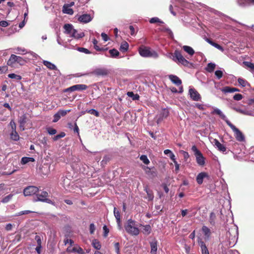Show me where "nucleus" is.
<instances>
[{
	"mask_svg": "<svg viewBox=\"0 0 254 254\" xmlns=\"http://www.w3.org/2000/svg\"><path fill=\"white\" fill-rule=\"evenodd\" d=\"M226 237L228 239L227 245L232 247L234 246L238 240V229H231L226 233Z\"/></svg>",
	"mask_w": 254,
	"mask_h": 254,
	"instance_id": "1",
	"label": "nucleus"
},
{
	"mask_svg": "<svg viewBox=\"0 0 254 254\" xmlns=\"http://www.w3.org/2000/svg\"><path fill=\"white\" fill-rule=\"evenodd\" d=\"M139 53L143 57H152L154 59L158 58V54L154 50H151L148 47L141 46L139 48Z\"/></svg>",
	"mask_w": 254,
	"mask_h": 254,
	"instance_id": "2",
	"label": "nucleus"
},
{
	"mask_svg": "<svg viewBox=\"0 0 254 254\" xmlns=\"http://www.w3.org/2000/svg\"><path fill=\"white\" fill-rule=\"evenodd\" d=\"M126 231L129 234L137 236L139 233V230L136 227L135 222L132 219L128 220L127 225L125 226Z\"/></svg>",
	"mask_w": 254,
	"mask_h": 254,
	"instance_id": "3",
	"label": "nucleus"
},
{
	"mask_svg": "<svg viewBox=\"0 0 254 254\" xmlns=\"http://www.w3.org/2000/svg\"><path fill=\"white\" fill-rule=\"evenodd\" d=\"M191 150L194 152L197 163L199 166H203L205 164V158L201 152L197 148L195 145L192 146Z\"/></svg>",
	"mask_w": 254,
	"mask_h": 254,
	"instance_id": "4",
	"label": "nucleus"
},
{
	"mask_svg": "<svg viewBox=\"0 0 254 254\" xmlns=\"http://www.w3.org/2000/svg\"><path fill=\"white\" fill-rule=\"evenodd\" d=\"M16 63H18L20 65H23L25 63V61L22 57L12 54L8 60L7 64L9 66L13 67Z\"/></svg>",
	"mask_w": 254,
	"mask_h": 254,
	"instance_id": "5",
	"label": "nucleus"
},
{
	"mask_svg": "<svg viewBox=\"0 0 254 254\" xmlns=\"http://www.w3.org/2000/svg\"><path fill=\"white\" fill-rule=\"evenodd\" d=\"M175 59L174 62L178 64H181L184 66H188L189 62L186 60L182 55L181 53L178 50L175 51Z\"/></svg>",
	"mask_w": 254,
	"mask_h": 254,
	"instance_id": "6",
	"label": "nucleus"
},
{
	"mask_svg": "<svg viewBox=\"0 0 254 254\" xmlns=\"http://www.w3.org/2000/svg\"><path fill=\"white\" fill-rule=\"evenodd\" d=\"M227 125L235 133L236 139L239 141H243L245 140V136L242 132L233 125L230 122H227Z\"/></svg>",
	"mask_w": 254,
	"mask_h": 254,
	"instance_id": "7",
	"label": "nucleus"
},
{
	"mask_svg": "<svg viewBox=\"0 0 254 254\" xmlns=\"http://www.w3.org/2000/svg\"><path fill=\"white\" fill-rule=\"evenodd\" d=\"M48 196V193L46 191H43L40 193L37 194V197L35 199V201L45 202L54 205V203L51 200L47 198Z\"/></svg>",
	"mask_w": 254,
	"mask_h": 254,
	"instance_id": "8",
	"label": "nucleus"
},
{
	"mask_svg": "<svg viewBox=\"0 0 254 254\" xmlns=\"http://www.w3.org/2000/svg\"><path fill=\"white\" fill-rule=\"evenodd\" d=\"M39 191L38 188L35 186H28L23 190V193L25 196H30L36 194Z\"/></svg>",
	"mask_w": 254,
	"mask_h": 254,
	"instance_id": "9",
	"label": "nucleus"
},
{
	"mask_svg": "<svg viewBox=\"0 0 254 254\" xmlns=\"http://www.w3.org/2000/svg\"><path fill=\"white\" fill-rule=\"evenodd\" d=\"M189 95L191 99L195 101H200L201 97L199 93L194 88H190L189 89Z\"/></svg>",
	"mask_w": 254,
	"mask_h": 254,
	"instance_id": "10",
	"label": "nucleus"
},
{
	"mask_svg": "<svg viewBox=\"0 0 254 254\" xmlns=\"http://www.w3.org/2000/svg\"><path fill=\"white\" fill-rule=\"evenodd\" d=\"M169 114V111L166 109H163L161 110L160 113L156 116V122L158 124L165 118H166Z\"/></svg>",
	"mask_w": 254,
	"mask_h": 254,
	"instance_id": "11",
	"label": "nucleus"
},
{
	"mask_svg": "<svg viewBox=\"0 0 254 254\" xmlns=\"http://www.w3.org/2000/svg\"><path fill=\"white\" fill-rule=\"evenodd\" d=\"M87 88V86L85 84H76L66 89L65 91L72 92L76 90L81 91L86 90Z\"/></svg>",
	"mask_w": 254,
	"mask_h": 254,
	"instance_id": "12",
	"label": "nucleus"
},
{
	"mask_svg": "<svg viewBox=\"0 0 254 254\" xmlns=\"http://www.w3.org/2000/svg\"><path fill=\"white\" fill-rule=\"evenodd\" d=\"M92 74L96 76H106L108 74L109 71L108 69L105 68H98L94 69L92 72Z\"/></svg>",
	"mask_w": 254,
	"mask_h": 254,
	"instance_id": "13",
	"label": "nucleus"
},
{
	"mask_svg": "<svg viewBox=\"0 0 254 254\" xmlns=\"http://www.w3.org/2000/svg\"><path fill=\"white\" fill-rule=\"evenodd\" d=\"M64 33L69 36L72 34L73 31L75 29L73 26V25L71 24H65L64 26Z\"/></svg>",
	"mask_w": 254,
	"mask_h": 254,
	"instance_id": "14",
	"label": "nucleus"
},
{
	"mask_svg": "<svg viewBox=\"0 0 254 254\" xmlns=\"http://www.w3.org/2000/svg\"><path fill=\"white\" fill-rule=\"evenodd\" d=\"M84 36V33L81 30H77L74 29V31L72 33L70 37H72L75 39H79Z\"/></svg>",
	"mask_w": 254,
	"mask_h": 254,
	"instance_id": "15",
	"label": "nucleus"
},
{
	"mask_svg": "<svg viewBox=\"0 0 254 254\" xmlns=\"http://www.w3.org/2000/svg\"><path fill=\"white\" fill-rule=\"evenodd\" d=\"M208 175L206 172H201L196 176V180L198 184L201 185L203 183V179L208 178Z\"/></svg>",
	"mask_w": 254,
	"mask_h": 254,
	"instance_id": "16",
	"label": "nucleus"
},
{
	"mask_svg": "<svg viewBox=\"0 0 254 254\" xmlns=\"http://www.w3.org/2000/svg\"><path fill=\"white\" fill-rule=\"evenodd\" d=\"M92 20L90 14H84L80 16L78 18V20L81 22L88 23Z\"/></svg>",
	"mask_w": 254,
	"mask_h": 254,
	"instance_id": "17",
	"label": "nucleus"
},
{
	"mask_svg": "<svg viewBox=\"0 0 254 254\" xmlns=\"http://www.w3.org/2000/svg\"><path fill=\"white\" fill-rule=\"evenodd\" d=\"M212 143L214 144V145H215L217 147L218 150H220V151H222L223 152L226 151V147L224 145L220 143L217 139H214L212 141Z\"/></svg>",
	"mask_w": 254,
	"mask_h": 254,
	"instance_id": "18",
	"label": "nucleus"
},
{
	"mask_svg": "<svg viewBox=\"0 0 254 254\" xmlns=\"http://www.w3.org/2000/svg\"><path fill=\"white\" fill-rule=\"evenodd\" d=\"M212 113L218 115L220 116V117L222 119H223L224 121H225V122L227 124V122H230L227 119L226 116L222 112V111L220 109H219L218 108L214 109Z\"/></svg>",
	"mask_w": 254,
	"mask_h": 254,
	"instance_id": "19",
	"label": "nucleus"
},
{
	"mask_svg": "<svg viewBox=\"0 0 254 254\" xmlns=\"http://www.w3.org/2000/svg\"><path fill=\"white\" fill-rule=\"evenodd\" d=\"M169 79L177 85H180L182 83L181 80L176 75L171 74L169 75Z\"/></svg>",
	"mask_w": 254,
	"mask_h": 254,
	"instance_id": "20",
	"label": "nucleus"
},
{
	"mask_svg": "<svg viewBox=\"0 0 254 254\" xmlns=\"http://www.w3.org/2000/svg\"><path fill=\"white\" fill-rule=\"evenodd\" d=\"M232 108L238 113H241V114L245 115L254 116V115L253 113H251V112L241 109L239 107H232Z\"/></svg>",
	"mask_w": 254,
	"mask_h": 254,
	"instance_id": "21",
	"label": "nucleus"
},
{
	"mask_svg": "<svg viewBox=\"0 0 254 254\" xmlns=\"http://www.w3.org/2000/svg\"><path fill=\"white\" fill-rule=\"evenodd\" d=\"M151 251L150 253L151 254H156L157 251V242L154 240L150 243Z\"/></svg>",
	"mask_w": 254,
	"mask_h": 254,
	"instance_id": "22",
	"label": "nucleus"
},
{
	"mask_svg": "<svg viewBox=\"0 0 254 254\" xmlns=\"http://www.w3.org/2000/svg\"><path fill=\"white\" fill-rule=\"evenodd\" d=\"M199 245L200 247L202 254H209L208 250L206 245L203 241L198 242Z\"/></svg>",
	"mask_w": 254,
	"mask_h": 254,
	"instance_id": "23",
	"label": "nucleus"
},
{
	"mask_svg": "<svg viewBox=\"0 0 254 254\" xmlns=\"http://www.w3.org/2000/svg\"><path fill=\"white\" fill-rule=\"evenodd\" d=\"M221 91L226 93H233L236 91H239V90L238 88L234 87H230L229 86H226L222 89H221Z\"/></svg>",
	"mask_w": 254,
	"mask_h": 254,
	"instance_id": "24",
	"label": "nucleus"
},
{
	"mask_svg": "<svg viewBox=\"0 0 254 254\" xmlns=\"http://www.w3.org/2000/svg\"><path fill=\"white\" fill-rule=\"evenodd\" d=\"M183 49L190 56H192L194 54V51L190 46H184L183 47Z\"/></svg>",
	"mask_w": 254,
	"mask_h": 254,
	"instance_id": "25",
	"label": "nucleus"
},
{
	"mask_svg": "<svg viewBox=\"0 0 254 254\" xmlns=\"http://www.w3.org/2000/svg\"><path fill=\"white\" fill-rule=\"evenodd\" d=\"M43 63L46 66H47V68H48L50 69H57L56 66L54 64H52V63L49 61L44 60L43 61Z\"/></svg>",
	"mask_w": 254,
	"mask_h": 254,
	"instance_id": "26",
	"label": "nucleus"
},
{
	"mask_svg": "<svg viewBox=\"0 0 254 254\" xmlns=\"http://www.w3.org/2000/svg\"><path fill=\"white\" fill-rule=\"evenodd\" d=\"M35 159L33 157H23L21 158V163L22 165H25L30 162H34Z\"/></svg>",
	"mask_w": 254,
	"mask_h": 254,
	"instance_id": "27",
	"label": "nucleus"
},
{
	"mask_svg": "<svg viewBox=\"0 0 254 254\" xmlns=\"http://www.w3.org/2000/svg\"><path fill=\"white\" fill-rule=\"evenodd\" d=\"M63 12L64 13H66L70 15H72L73 13V10L71 8H69V6L66 5H64Z\"/></svg>",
	"mask_w": 254,
	"mask_h": 254,
	"instance_id": "28",
	"label": "nucleus"
},
{
	"mask_svg": "<svg viewBox=\"0 0 254 254\" xmlns=\"http://www.w3.org/2000/svg\"><path fill=\"white\" fill-rule=\"evenodd\" d=\"M109 53L110 54L111 57L113 58H117L120 54L119 51L115 49L109 50Z\"/></svg>",
	"mask_w": 254,
	"mask_h": 254,
	"instance_id": "29",
	"label": "nucleus"
},
{
	"mask_svg": "<svg viewBox=\"0 0 254 254\" xmlns=\"http://www.w3.org/2000/svg\"><path fill=\"white\" fill-rule=\"evenodd\" d=\"M142 233L145 235H148L150 233L151 228L149 225H146L143 226Z\"/></svg>",
	"mask_w": 254,
	"mask_h": 254,
	"instance_id": "30",
	"label": "nucleus"
},
{
	"mask_svg": "<svg viewBox=\"0 0 254 254\" xmlns=\"http://www.w3.org/2000/svg\"><path fill=\"white\" fill-rule=\"evenodd\" d=\"M215 65V64L210 63L207 64L205 69L208 72H212L214 70Z\"/></svg>",
	"mask_w": 254,
	"mask_h": 254,
	"instance_id": "31",
	"label": "nucleus"
},
{
	"mask_svg": "<svg viewBox=\"0 0 254 254\" xmlns=\"http://www.w3.org/2000/svg\"><path fill=\"white\" fill-rule=\"evenodd\" d=\"M10 138L15 141H17L19 139V136L17 132L15 130H12V132L10 133Z\"/></svg>",
	"mask_w": 254,
	"mask_h": 254,
	"instance_id": "32",
	"label": "nucleus"
},
{
	"mask_svg": "<svg viewBox=\"0 0 254 254\" xmlns=\"http://www.w3.org/2000/svg\"><path fill=\"white\" fill-rule=\"evenodd\" d=\"M164 153L165 155H169L170 159L172 160H174L175 158V156L174 153L169 149H166L164 151Z\"/></svg>",
	"mask_w": 254,
	"mask_h": 254,
	"instance_id": "33",
	"label": "nucleus"
},
{
	"mask_svg": "<svg viewBox=\"0 0 254 254\" xmlns=\"http://www.w3.org/2000/svg\"><path fill=\"white\" fill-rule=\"evenodd\" d=\"M128 49V44L127 42H125L123 43H122L121 47H120V50L122 52H126L127 51Z\"/></svg>",
	"mask_w": 254,
	"mask_h": 254,
	"instance_id": "34",
	"label": "nucleus"
},
{
	"mask_svg": "<svg viewBox=\"0 0 254 254\" xmlns=\"http://www.w3.org/2000/svg\"><path fill=\"white\" fill-rule=\"evenodd\" d=\"M238 4L241 6H246L249 4L248 0H237Z\"/></svg>",
	"mask_w": 254,
	"mask_h": 254,
	"instance_id": "35",
	"label": "nucleus"
},
{
	"mask_svg": "<svg viewBox=\"0 0 254 254\" xmlns=\"http://www.w3.org/2000/svg\"><path fill=\"white\" fill-rule=\"evenodd\" d=\"M8 77L10 78L15 79L17 81L21 80L22 78L20 75H17L14 73H10L8 74Z\"/></svg>",
	"mask_w": 254,
	"mask_h": 254,
	"instance_id": "36",
	"label": "nucleus"
},
{
	"mask_svg": "<svg viewBox=\"0 0 254 254\" xmlns=\"http://www.w3.org/2000/svg\"><path fill=\"white\" fill-rule=\"evenodd\" d=\"M160 30L166 32L168 35H169L171 37H172L173 36V34L171 30L166 27H162L161 28H160Z\"/></svg>",
	"mask_w": 254,
	"mask_h": 254,
	"instance_id": "37",
	"label": "nucleus"
},
{
	"mask_svg": "<svg viewBox=\"0 0 254 254\" xmlns=\"http://www.w3.org/2000/svg\"><path fill=\"white\" fill-rule=\"evenodd\" d=\"M127 95L128 97H131L134 100H138L139 98V96L137 94H134L133 92H128Z\"/></svg>",
	"mask_w": 254,
	"mask_h": 254,
	"instance_id": "38",
	"label": "nucleus"
},
{
	"mask_svg": "<svg viewBox=\"0 0 254 254\" xmlns=\"http://www.w3.org/2000/svg\"><path fill=\"white\" fill-rule=\"evenodd\" d=\"M70 111H71L70 110H60L57 113L60 116V118H61L62 117L65 116L67 114V113H69Z\"/></svg>",
	"mask_w": 254,
	"mask_h": 254,
	"instance_id": "39",
	"label": "nucleus"
},
{
	"mask_svg": "<svg viewBox=\"0 0 254 254\" xmlns=\"http://www.w3.org/2000/svg\"><path fill=\"white\" fill-rule=\"evenodd\" d=\"M140 159L146 165H148L150 163V161L148 159L146 155H142L140 157Z\"/></svg>",
	"mask_w": 254,
	"mask_h": 254,
	"instance_id": "40",
	"label": "nucleus"
},
{
	"mask_svg": "<svg viewBox=\"0 0 254 254\" xmlns=\"http://www.w3.org/2000/svg\"><path fill=\"white\" fill-rule=\"evenodd\" d=\"M93 246L97 250H100L101 248V246L98 241L97 240H94L92 242Z\"/></svg>",
	"mask_w": 254,
	"mask_h": 254,
	"instance_id": "41",
	"label": "nucleus"
},
{
	"mask_svg": "<svg viewBox=\"0 0 254 254\" xmlns=\"http://www.w3.org/2000/svg\"><path fill=\"white\" fill-rule=\"evenodd\" d=\"M145 190L147 194L148 200H152L154 198V195L152 191L151 190H148L147 188H146Z\"/></svg>",
	"mask_w": 254,
	"mask_h": 254,
	"instance_id": "42",
	"label": "nucleus"
},
{
	"mask_svg": "<svg viewBox=\"0 0 254 254\" xmlns=\"http://www.w3.org/2000/svg\"><path fill=\"white\" fill-rule=\"evenodd\" d=\"M114 215L116 217L117 221H120L121 220L120 213L118 210H117L116 207H114Z\"/></svg>",
	"mask_w": 254,
	"mask_h": 254,
	"instance_id": "43",
	"label": "nucleus"
},
{
	"mask_svg": "<svg viewBox=\"0 0 254 254\" xmlns=\"http://www.w3.org/2000/svg\"><path fill=\"white\" fill-rule=\"evenodd\" d=\"M149 22L151 23H163V22L162 21L160 20V19L157 17L151 18L149 20Z\"/></svg>",
	"mask_w": 254,
	"mask_h": 254,
	"instance_id": "44",
	"label": "nucleus"
},
{
	"mask_svg": "<svg viewBox=\"0 0 254 254\" xmlns=\"http://www.w3.org/2000/svg\"><path fill=\"white\" fill-rule=\"evenodd\" d=\"M86 112L87 113H88L90 114L94 115H95L97 117L99 116V112L97 110H96L95 109L88 110H86Z\"/></svg>",
	"mask_w": 254,
	"mask_h": 254,
	"instance_id": "45",
	"label": "nucleus"
},
{
	"mask_svg": "<svg viewBox=\"0 0 254 254\" xmlns=\"http://www.w3.org/2000/svg\"><path fill=\"white\" fill-rule=\"evenodd\" d=\"M238 82L240 85H241L242 87H245L248 84V82L243 78H239L238 79Z\"/></svg>",
	"mask_w": 254,
	"mask_h": 254,
	"instance_id": "46",
	"label": "nucleus"
},
{
	"mask_svg": "<svg viewBox=\"0 0 254 254\" xmlns=\"http://www.w3.org/2000/svg\"><path fill=\"white\" fill-rule=\"evenodd\" d=\"M72 252H73V253H77L79 254H82L83 253V250L80 247L72 248Z\"/></svg>",
	"mask_w": 254,
	"mask_h": 254,
	"instance_id": "47",
	"label": "nucleus"
},
{
	"mask_svg": "<svg viewBox=\"0 0 254 254\" xmlns=\"http://www.w3.org/2000/svg\"><path fill=\"white\" fill-rule=\"evenodd\" d=\"M65 135V133L64 132H62L59 134H58V135L55 136L53 137V140L55 141H56L61 138H63V137H64Z\"/></svg>",
	"mask_w": 254,
	"mask_h": 254,
	"instance_id": "48",
	"label": "nucleus"
},
{
	"mask_svg": "<svg viewBox=\"0 0 254 254\" xmlns=\"http://www.w3.org/2000/svg\"><path fill=\"white\" fill-rule=\"evenodd\" d=\"M12 194H9L5 197H4L1 200L2 203H7L8 202L12 197Z\"/></svg>",
	"mask_w": 254,
	"mask_h": 254,
	"instance_id": "49",
	"label": "nucleus"
},
{
	"mask_svg": "<svg viewBox=\"0 0 254 254\" xmlns=\"http://www.w3.org/2000/svg\"><path fill=\"white\" fill-rule=\"evenodd\" d=\"M32 212H33L30 210H23V211H20V212H18L17 213H16L15 214V216H20L22 215L28 214L31 213Z\"/></svg>",
	"mask_w": 254,
	"mask_h": 254,
	"instance_id": "50",
	"label": "nucleus"
},
{
	"mask_svg": "<svg viewBox=\"0 0 254 254\" xmlns=\"http://www.w3.org/2000/svg\"><path fill=\"white\" fill-rule=\"evenodd\" d=\"M15 50L16 51L15 53L18 54H24L26 52L25 49L20 47H17L16 49H15Z\"/></svg>",
	"mask_w": 254,
	"mask_h": 254,
	"instance_id": "51",
	"label": "nucleus"
},
{
	"mask_svg": "<svg viewBox=\"0 0 254 254\" xmlns=\"http://www.w3.org/2000/svg\"><path fill=\"white\" fill-rule=\"evenodd\" d=\"M18 31V30H17L16 25L11 26V27H10L9 28V34H13V33H14L15 32H16Z\"/></svg>",
	"mask_w": 254,
	"mask_h": 254,
	"instance_id": "52",
	"label": "nucleus"
},
{
	"mask_svg": "<svg viewBox=\"0 0 254 254\" xmlns=\"http://www.w3.org/2000/svg\"><path fill=\"white\" fill-rule=\"evenodd\" d=\"M77 50L80 52L84 53L86 54H89L91 53L88 49L84 48H78Z\"/></svg>",
	"mask_w": 254,
	"mask_h": 254,
	"instance_id": "53",
	"label": "nucleus"
},
{
	"mask_svg": "<svg viewBox=\"0 0 254 254\" xmlns=\"http://www.w3.org/2000/svg\"><path fill=\"white\" fill-rule=\"evenodd\" d=\"M114 247L115 249V251L117 254H121L120 251V244L119 243H115L114 244Z\"/></svg>",
	"mask_w": 254,
	"mask_h": 254,
	"instance_id": "54",
	"label": "nucleus"
},
{
	"mask_svg": "<svg viewBox=\"0 0 254 254\" xmlns=\"http://www.w3.org/2000/svg\"><path fill=\"white\" fill-rule=\"evenodd\" d=\"M215 75L218 79H220L222 77L223 72L219 70H216L215 72Z\"/></svg>",
	"mask_w": 254,
	"mask_h": 254,
	"instance_id": "55",
	"label": "nucleus"
},
{
	"mask_svg": "<svg viewBox=\"0 0 254 254\" xmlns=\"http://www.w3.org/2000/svg\"><path fill=\"white\" fill-rule=\"evenodd\" d=\"M215 219V215L213 212H211L210 214V222L211 224H214Z\"/></svg>",
	"mask_w": 254,
	"mask_h": 254,
	"instance_id": "56",
	"label": "nucleus"
},
{
	"mask_svg": "<svg viewBox=\"0 0 254 254\" xmlns=\"http://www.w3.org/2000/svg\"><path fill=\"white\" fill-rule=\"evenodd\" d=\"M35 239L37 241V246H42V240L40 236L36 235L35 237Z\"/></svg>",
	"mask_w": 254,
	"mask_h": 254,
	"instance_id": "57",
	"label": "nucleus"
},
{
	"mask_svg": "<svg viewBox=\"0 0 254 254\" xmlns=\"http://www.w3.org/2000/svg\"><path fill=\"white\" fill-rule=\"evenodd\" d=\"M233 99L236 101H240L243 99V95L241 94H236L233 96Z\"/></svg>",
	"mask_w": 254,
	"mask_h": 254,
	"instance_id": "58",
	"label": "nucleus"
},
{
	"mask_svg": "<svg viewBox=\"0 0 254 254\" xmlns=\"http://www.w3.org/2000/svg\"><path fill=\"white\" fill-rule=\"evenodd\" d=\"M47 131H48V132L50 135H54V134H55L57 133L56 129H55L54 128H51V127L48 128L47 129Z\"/></svg>",
	"mask_w": 254,
	"mask_h": 254,
	"instance_id": "59",
	"label": "nucleus"
},
{
	"mask_svg": "<svg viewBox=\"0 0 254 254\" xmlns=\"http://www.w3.org/2000/svg\"><path fill=\"white\" fill-rule=\"evenodd\" d=\"M202 231L203 232V233L206 235H208L209 234V233H210L209 229L207 227H206L205 226H203L202 227Z\"/></svg>",
	"mask_w": 254,
	"mask_h": 254,
	"instance_id": "60",
	"label": "nucleus"
},
{
	"mask_svg": "<svg viewBox=\"0 0 254 254\" xmlns=\"http://www.w3.org/2000/svg\"><path fill=\"white\" fill-rule=\"evenodd\" d=\"M103 229L104 231V236L106 237L109 232V229L107 228V226L104 225L103 227Z\"/></svg>",
	"mask_w": 254,
	"mask_h": 254,
	"instance_id": "61",
	"label": "nucleus"
},
{
	"mask_svg": "<svg viewBox=\"0 0 254 254\" xmlns=\"http://www.w3.org/2000/svg\"><path fill=\"white\" fill-rule=\"evenodd\" d=\"M245 65L248 67L254 70V64L252 63L251 62H246L244 63Z\"/></svg>",
	"mask_w": 254,
	"mask_h": 254,
	"instance_id": "62",
	"label": "nucleus"
},
{
	"mask_svg": "<svg viewBox=\"0 0 254 254\" xmlns=\"http://www.w3.org/2000/svg\"><path fill=\"white\" fill-rule=\"evenodd\" d=\"M194 107L201 110H204L205 109L204 105L200 104L199 103H195L194 105Z\"/></svg>",
	"mask_w": 254,
	"mask_h": 254,
	"instance_id": "63",
	"label": "nucleus"
},
{
	"mask_svg": "<svg viewBox=\"0 0 254 254\" xmlns=\"http://www.w3.org/2000/svg\"><path fill=\"white\" fill-rule=\"evenodd\" d=\"M60 116L58 114V113H56L54 115V119L53 120V122L56 123L60 119Z\"/></svg>",
	"mask_w": 254,
	"mask_h": 254,
	"instance_id": "64",
	"label": "nucleus"
}]
</instances>
